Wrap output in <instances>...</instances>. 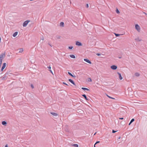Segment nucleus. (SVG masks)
Returning <instances> with one entry per match:
<instances>
[{"mask_svg":"<svg viewBox=\"0 0 147 147\" xmlns=\"http://www.w3.org/2000/svg\"><path fill=\"white\" fill-rule=\"evenodd\" d=\"M51 113L55 116H57V114L56 113L51 112Z\"/></svg>","mask_w":147,"mask_h":147,"instance_id":"10","label":"nucleus"},{"mask_svg":"<svg viewBox=\"0 0 147 147\" xmlns=\"http://www.w3.org/2000/svg\"><path fill=\"white\" fill-rule=\"evenodd\" d=\"M111 68L113 69V70H115L116 69H117V67L116 65H113L111 66Z\"/></svg>","mask_w":147,"mask_h":147,"instance_id":"5","label":"nucleus"},{"mask_svg":"<svg viewBox=\"0 0 147 147\" xmlns=\"http://www.w3.org/2000/svg\"><path fill=\"white\" fill-rule=\"evenodd\" d=\"M82 96L85 98V99L86 100H88V99H87L86 96V95L84 94L82 95Z\"/></svg>","mask_w":147,"mask_h":147,"instance_id":"15","label":"nucleus"},{"mask_svg":"<svg viewBox=\"0 0 147 147\" xmlns=\"http://www.w3.org/2000/svg\"><path fill=\"white\" fill-rule=\"evenodd\" d=\"M5 147H8L7 145V144L5 146Z\"/></svg>","mask_w":147,"mask_h":147,"instance_id":"35","label":"nucleus"},{"mask_svg":"<svg viewBox=\"0 0 147 147\" xmlns=\"http://www.w3.org/2000/svg\"><path fill=\"white\" fill-rule=\"evenodd\" d=\"M49 71H50V72L52 74H53V72L52 71V70H51V69H50L49 70Z\"/></svg>","mask_w":147,"mask_h":147,"instance_id":"29","label":"nucleus"},{"mask_svg":"<svg viewBox=\"0 0 147 147\" xmlns=\"http://www.w3.org/2000/svg\"><path fill=\"white\" fill-rule=\"evenodd\" d=\"M23 51V49H20L19 52L22 53Z\"/></svg>","mask_w":147,"mask_h":147,"instance_id":"21","label":"nucleus"},{"mask_svg":"<svg viewBox=\"0 0 147 147\" xmlns=\"http://www.w3.org/2000/svg\"><path fill=\"white\" fill-rule=\"evenodd\" d=\"M116 131H114V130H113L112 132H113V133H115Z\"/></svg>","mask_w":147,"mask_h":147,"instance_id":"27","label":"nucleus"},{"mask_svg":"<svg viewBox=\"0 0 147 147\" xmlns=\"http://www.w3.org/2000/svg\"><path fill=\"white\" fill-rule=\"evenodd\" d=\"M73 48V47H69V48L70 49H72Z\"/></svg>","mask_w":147,"mask_h":147,"instance_id":"25","label":"nucleus"},{"mask_svg":"<svg viewBox=\"0 0 147 147\" xmlns=\"http://www.w3.org/2000/svg\"><path fill=\"white\" fill-rule=\"evenodd\" d=\"M96 134V133H95L94 134V135H95V134Z\"/></svg>","mask_w":147,"mask_h":147,"instance_id":"37","label":"nucleus"},{"mask_svg":"<svg viewBox=\"0 0 147 147\" xmlns=\"http://www.w3.org/2000/svg\"><path fill=\"white\" fill-rule=\"evenodd\" d=\"M6 63H4L3 64V66L1 68V70L3 71V70L5 69L6 67Z\"/></svg>","mask_w":147,"mask_h":147,"instance_id":"4","label":"nucleus"},{"mask_svg":"<svg viewBox=\"0 0 147 147\" xmlns=\"http://www.w3.org/2000/svg\"><path fill=\"white\" fill-rule=\"evenodd\" d=\"M82 89L84 90H88V91L89 90V89H88V88H85L82 87Z\"/></svg>","mask_w":147,"mask_h":147,"instance_id":"13","label":"nucleus"},{"mask_svg":"<svg viewBox=\"0 0 147 147\" xmlns=\"http://www.w3.org/2000/svg\"><path fill=\"white\" fill-rule=\"evenodd\" d=\"M2 124L5 126H6L7 125V123L5 121H3L2 123Z\"/></svg>","mask_w":147,"mask_h":147,"instance_id":"12","label":"nucleus"},{"mask_svg":"<svg viewBox=\"0 0 147 147\" xmlns=\"http://www.w3.org/2000/svg\"><path fill=\"white\" fill-rule=\"evenodd\" d=\"M135 75L136 76H139L140 74H139L138 73H136L135 74Z\"/></svg>","mask_w":147,"mask_h":147,"instance_id":"20","label":"nucleus"},{"mask_svg":"<svg viewBox=\"0 0 147 147\" xmlns=\"http://www.w3.org/2000/svg\"><path fill=\"white\" fill-rule=\"evenodd\" d=\"M69 82H71L72 84L74 85H75L74 82L71 79H69Z\"/></svg>","mask_w":147,"mask_h":147,"instance_id":"11","label":"nucleus"},{"mask_svg":"<svg viewBox=\"0 0 147 147\" xmlns=\"http://www.w3.org/2000/svg\"><path fill=\"white\" fill-rule=\"evenodd\" d=\"M116 12L117 13H120V12L118 10V9H117L116 10Z\"/></svg>","mask_w":147,"mask_h":147,"instance_id":"23","label":"nucleus"},{"mask_svg":"<svg viewBox=\"0 0 147 147\" xmlns=\"http://www.w3.org/2000/svg\"><path fill=\"white\" fill-rule=\"evenodd\" d=\"M135 28L138 31L140 32V26L138 24H136L135 25Z\"/></svg>","mask_w":147,"mask_h":147,"instance_id":"3","label":"nucleus"},{"mask_svg":"<svg viewBox=\"0 0 147 147\" xmlns=\"http://www.w3.org/2000/svg\"><path fill=\"white\" fill-rule=\"evenodd\" d=\"M134 121V119H132L131 120L130 122L129 123V125H130L132 122H133V121Z\"/></svg>","mask_w":147,"mask_h":147,"instance_id":"14","label":"nucleus"},{"mask_svg":"<svg viewBox=\"0 0 147 147\" xmlns=\"http://www.w3.org/2000/svg\"><path fill=\"white\" fill-rule=\"evenodd\" d=\"M84 60L86 61V62L89 63L90 64H91L92 63L89 60L87 59H84Z\"/></svg>","mask_w":147,"mask_h":147,"instance_id":"6","label":"nucleus"},{"mask_svg":"<svg viewBox=\"0 0 147 147\" xmlns=\"http://www.w3.org/2000/svg\"><path fill=\"white\" fill-rule=\"evenodd\" d=\"M90 81H91V79H90Z\"/></svg>","mask_w":147,"mask_h":147,"instance_id":"38","label":"nucleus"},{"mask_svg":"<svg viewBox=\"0 0 147 147\" xmlns=\"http://www.w3.org/2000/svg\"><path fill=\"white\" fill-rule=\"evenodd\" d=\"M99 141L97 142L95 144H97V143H99Z\"/></svg>","mask_w":147,"mask_h":147,"instance_id":"34","label":"nucleus"},{"mask_svg":"<svg viewBox=\"0 0 147 147\" xmlns=\"http://www.w3.org/2000/svg\"><path fill=\"white\" fill-rule=\"evenodd\" d=\"M5 54L4 53H2L0 55V67L2 63V59L5 57Z\"/></svg>","mask_w":147,"mask_h":147,"instance_id":"1","label":"nucleus"},{"mask_svg":"<svg viewBox=\"0 0 147 147\" xmlns=\"http://www.w3.org/2000/svg\"><path fill=\"white\" fill-rule=\"evenodd\" d=\"M73 146H74L75 147H78V144H74L73 145Z\"/></svg>","mask_w":147,"mask_h":147,"instance_id":"18","label":"nucleus"},{"mask_svg":"<svg viewBox=\"0 0 147 147\" xmlns=\"http://www.w3.org/2000/svg\"><path fill=\"white\" fill-rule=\"evenodd\" d=\"M88 7H89L88 4H87L86 5V7L87 8H88Z\"/></svg>","mask_w":147,"mask_h":147,"instance_id":"26","label":"nucleus"},{"mask_svg":"<svg viewBox=\"0 0 147 147\" xmlns=\"http://www.w3.org/2000/svg\"><path fill=\"white\" fill-rule=\"evenodd\" d=\"M31 87H32V88H34V86H33L32 85H31Z\"/></svg>","mask_w":147,"mask_h":147,"instance_id":"33","label":"nucleus"},{"mask_svg":"<svg viewBox=\"0 0 147 147\" xmlns=\"http://www.w3.org/2000/svg\"><path fill=\"white\" fill-rule=\"evenodd\" d=\"M47 68H49V69H51V66H48V67H47Z\"/></svg>","mask_w":147,"mask_h":147,"instance_id":"28","label":"nucleus"},{"mask_svg":"<svg viewBox=\"0 0 147 147\" xmlns=\"http://www.w3.org/2000/svg\"><path fill=\"white\" fill-rule=\"evenodd\" d=\"M117 74L119 75V79L120 80H122L123 79V78L121 76V74L119 73V72H117Z\"/></svg>","mask_w":147,"mask_h":147,"instance_id":"7","label":"nucleus"},{"mask_svg":"<svg viewBox=\"0 0 147 147\" xmlns=\"http://www.w3.org/2000/svg\"><path fill=\"white\" fill-rule=\"evenodd\" d=\"M63 83L64 84H65V85H67H67H67V84H66V83H65V82H63Z\"/></svg>","mask_w":147,"mask_h":147,"instance_id":"30","label":"nucleus"},{"mask_svg":"<svg viewBox=\"0 0 147 147\" xmlns=\"http://www.w3.org/2000/svg\"><path fill=\"white\" fill-rule=\"evenodd\" d=\"M115 35L117 36L120 35V34H117L116 33H115Z\"/></svg>","mask_w":147,"mask_h":147,"instance_id":"24","label":"nucleus"},{"mask_svg":"<svg viewBox=\"0 0 147 147\" xmlns=\"http://www.w3.org/2000/svg\"><path fill=\"white\" fill-rule=\"evenodd\" d=\"M95 145H96V144H95L94 145V147H95Z\"/></svg>","mask_w":147,"mask_h":147,"instance_id":"36","label":"nucleus"},{"mask_svg":"<svg viewBox=\"0 0 147 147\" xmlns=\"http://www.w3.org/2000/svg\"><path fill=\"white\" fill-rule=\"evenodd\" d=\"M30 22L29 21L27 20L25 21L23 24V26L24 27H26L28 23Z\"/></svg>","mask_w":147,"mask_h":147,"instance_id":"2","label":"nucleus"},{"mask_svg":"<svg viewBox=\"0 0 147 147\" xmlns=\"http://www.w3.org/2000/svg\"><path fill=\"white\" fill-rule=\"evenodd\" d=\"M60 26H64V23L63 22H61L60 23Z\"/></svg>","mask_w":147,"mask_h":147,"instance_id":"19","label":"nucleus"},{"mask_svg":"<svg viewBox=\"0 0 147 147\" xmlns=\"http://www.w3.org/2000/svg\"><path fill=\"white\" fill-rule=\"evenodd\" d=\"M107 96L109 98H111V99H115V98H113L112 97H111L108 95H107Z\"/></svg>","mask_w":147,"mask_h":147,"instance_id":"22","label":"nucleus"},{"mask_svg":"<svg viewBox=\"0 0 147 147\" xmlns=\"http://www.w3.org/2000/svg\"><path fill=\"white\" fill-rule=\"evenodd\" d=\"M76 45L78 46H81L82 44L80 42H77L76 44Z\"/></svg>","mask_w":147,"mask_h":147,"instance_id":"9","label":"nucleus"},{"mask_svg":"<svg viewBox=\"0 0 147 147\" xmlns=\"http://www.w3.org/2000/svg\"><path fill=\"white\" fill-rule=\"evenodd\" d=\"M18 32H15L13 34V37H15L17 35H18Z\"/></svg>","mask_w":147,"mask_h":147,"instance_id":"8","label":"nucleus"},{"mask_svg":"<svg viewBox=\"0 0 147 147\" xmlns=\"http://www.w3.org/2000/svg\"><path fill=\"white\" fill-rule=\"evenodd\" d=\"M68 74H69L70 76H71L72 77H75V76H74L71 73L69 72H68Z\"/></svg>","mask_w":147,"mask_h":147,"instance_id":"17","label":"nucleus"},{"mask_svg":"<svg viewBox=\"0 0 147 147\" xmlns=\"http://www.w3.org/2000/svg\"><path fill=\"white\" fill-rule=\"evenodd\" d=\"M119 119H120L122 120V119H123V118H119Z\"/></svg>","mask_w":147,"mask_h":147,"instance_id":"32","label":"nucleus"},{"mask_svg":"<svg viewBox=\"0 0 147 147\" xmlns=\"http://www.w3.org/2000/svg\"><path fill=\"white\" fill-rule=\"evenodd\" d=\"M70 57L71 58H74V59L75 58V55H70Z\"/></svg>","mask_w":147,"mask_h":147,"instance_id":"16","label":"nucleus"},{"mask_svg":"<svg viewBox=\"0 0 147 147\" xmlns=\"http://www.w3.org/2000/svg\"><path fill=\"white\" fill-rule=\"evenodd\" d=\"M96 55L98 56H99L100 55V54L99 53H97Z\"/></svg>","mask_w":147,"mask_h":147,"instance_id":"31","label":"nucleus"}]
</instances>
